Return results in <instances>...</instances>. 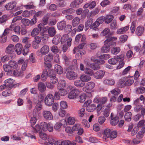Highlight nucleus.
I'll return each instance as SVG.
<instances>
[{
    "mask_svg": "<svg viewBox=\"0 0 145 145\" xmlns=\"http://www.w3.org/2000/svg\"><path fill=\"white\" fill-rule=\"evenodd\" d=\"M114 18L112 15H108L105 17V22L107 24H109L113 20Z\"/></svg>",
    "mask_w": 145,
    "mask_h": 145,
    "instance_id": "36",
    "label": "nucleus"
},
{
    "mask_svg": "<svg viewBox=\"0 0 145 145\" xmlns=\"http://www.w3.org/2000/svg\"><path fill=\"white\" fill-rule=\"evenodd\" d=\"M40 31V30L39 29V28L37 27L35 28L32 31L31 35L33 37L35 36L38 35Z\"/></svg>",
    "mask_w": 145,
    "mask_h": 145,
    "instance_id": "42",
    "label": "nucleus"
},
{
    "mask_svg": "<svg viewBox=\"0 0 145 145\" xmlns=\"http://www.w3.org/2000/svg\"><path fill=\"white\" fill-rule=\"evenodd\" d=\"M136 93L138 94H142L145 92V88L142 86H140L137 88L135 89Z\"/></svg>",
    "mask_w": 145,
    "mask_h": 145,
    "instance_id": "37",
    "label": "nucleus"
},
{
    "mask_svg": "<svg viewBox=\"0 0 145 145\" xmlns=\"http://www.w3.org/2000/svg\"><path fill=\"white\" fill-rule=\"evenodd\" d=\"M7 36L3 35V34L0 36V43H4L7 41Z\"/></svg>",
    "mask_w": 145,
    "mask_h": 145,
    "instance_id": "64",
    "label": "nucleus"
},
{
    "mask_svg": "<svg viewBox=\"0 0 145 145\" xmlns=\"http://www.w3.org/2000/svg\"><path fill=\"white\" fill-rule=\"evenodd\" d=\"M96 5L95 2L93 1L85 4L83 6V8H89L90 9H92L95 7Z\"/></svg>",
    "mask_w": 145,
    "mask_h": 145,
    "instance_id": "10",
    "label": "nucleus"
},
{
    "mask_svg": "<svg viewBox=\"0 0 145 145\" xmlns=\"http://www.w3.org/2000/svg\"><path fill=\"white\" fill-rule=\"evenodd\" d=\"M14 48L18 54L20 55L21 54L23 46L21 44L18 43L15 45Z\"/></svg>",
    "mask_w": 145,
    "mask_h": 145,
    "instance_id": "17",
    "label": "nucleus"
},
{
    "mask_svg": "<svg viewBox=\"0 0 145 145\" xmlns=\"http://www.w3.org/2000/svg\"><path fill=\"white\" fill-rule=\"evenodd\" d=\"M66 84V82L65 80H61L59 82L57 85V88L58 90L64 88L65 87Z\"/></svg>",
    "mask_w": 145,
    "mask_h": 145,
    "instance_id": "19",
    "label": "nucleus"
},
{
    "mask_svg": "<svg viewBox=\"0 0 145 145\" xmlns=\"http://www.w3.org/2000/svg\"><path fill=\"white\" fill-rule=\"evenodd\" d=\"M54 70L58 74H61L63 72V68L59 65L57 64L55 65Z\"/></svg>",
    "mask_w": 145,
    "mask_h": 145,
    "instance_id": "21",
    "label": "nucleus"
},
{
    "mask_svg": "<svg viewBox=\"0 0 145 145\" xmlns=\"http://www.w3.org/2000/svg\"><path fill=\"white\" fill-rule=\"evenodd\" d=\"M56 31L54 27L51 26L50 27L48 33L51 37H53L56 34Z\"/></svg>",
    "mask_w": 145,
    "mask_h": 145,
    "instance_id": "28",
    "label": "nucleus"
},
{
    "mask_svg": "<svg viewBox=\"0 0 145 145\" xmlns=\"http://www.w3.org/2000/svg\"><path fill=\"white\" fill-rule=\"evenodd\" d=\"M42 114L44 118L46 120H50L53 119V116L50 111L44 110L42 112Z\"/></svg>",
    "mask_w": 145,
    "mask_h": 145,
    "instance_id": "7",
    "label": "nucleus"
},
{
    "mask_svg": "<svg viewBox=\"0 0 145 145\" xmlns=\"http://www.w3.org/2000/svg\"><path fill=\"white\" fill-rule=\"evenodd\" d=\"M66 122L65 120L62 119L61 120L60 122H57L55 124L54 126V128L56 130H58L60 128L61 126L63 127H65Z\"/></svg>",
    "mask_w": 145,
    "mask_h": 145,
    "instance_id": "9",
    "label": "nucleus"
},
{
    "mask_svg": "<svg viewBox=\"0 0 145 145\" xmlns=\"http://www.w3.org/2000/svg\"><path fill=\"white\" fill-rule=\"evenodd\" d=\"M49 50L50 48L49 46L47 45H44L41 48L40 52H37V54L38 55V53L40 52L42 55H44L47 54L49 52Z\"/></svg>",
    "mask_w": 145,
    "mask_h": 145,
    "instance_id": "8",
    "label": "nucleus"
},
{
    "mask_svg": "<svg viewBox=\"0 0 145 145\" xmlns=\"http://www.w3.org/2000/svg\"><path fill=\"white\" fill-rule=\"evenodd\" d=\"M104 106L103 105L99 103L97 107H96L97 112L98 115H99L102 112L104 109Z\"/></svg>",
    "mask_w": 145,
    "mask_h": 145,
    "instance_id": "35",
    "label": "nucleus"
},
{
    "mask_svg": "<svg viewBox=\"0 0 145 145\" xmlns=\"http://www.w3.org/2000/svg\"><path fill=\"white\" fill-rule=\"evenodd\" d=\"M86 98V95L85 93L81 94L79 97V101L81 103H83L85 101Z\"/></svg>",
    "mask_w": 145,
    "mask_h": 145,
    "instance_id": "59",
    "label": "nucleus"
},
{
    "mask_svg": "<svg viewBox=\"0 0 145 145\" xmlns=\"http://www.w3.org/2000/svg\"><path fill=\"white\" fill-rule=\"evenodd\" d=\"M80 20L78 17H75L72 21V26L74 27L78 25L80 23Z\"/></svg>",
    "mask_w": 145,
    "mask_h": 145,
    "instance_id": "34",
    "label": "nucleus"
},
{
    "mask_svg": "<svg viewBox=\"0 0 145 145\" xmlns=\"http://www.w3.org/2000/svg\"><path fill=\"white\" fill-rule=\"evenodd\" d=\"M61 145H76V144L74 142L72 143L70 141L67 140L61 141Z\"/></svg>",
    "mask_w": 145,
    "mask_h": 145,
    "instance_id": "58",
    "label": "nucleus"
},
{
    "mask_svg": "<svg viewBox=\"0 0 145 145\" xmlns=\"http://www.w3.org/2000/svg\"><path fill=\"white\" fill-rule=\"evenodd\" d=\"M94 61L95 63H98L97 64H95L93 65L92 68L94 70H98L100 68V67L98 64H102L104 62L103 60H101L100 59L94 60Z\"/></svg>",
    "mask_w": 145,
    "mask_h": 145,
    "instance_id": "11",
    "label": "nucleus"
},
{
    "mask_svg": "<svg viewBox=\"0 0 145 145\" xmlns=\"http://www.w3.org/2000/svg\"><path fill=\"white\" fill-rule=\"evenodd\" d=\"M9 67L12 68L16 69L18 67V65L16 62L10 60L8 62Z\"/></svg>",
    "mask_w": 145,
    "mask_h": 145,
    "instance_id": "41",
    "label": "nucleus"
},
{
    "mask_svg": "<svg viewBox=\"0 0 145 145\" xmlns=\"http://www.w3.org/2000/svg\"><path fill=\"white\" fill-rule=\"evenodd\" d=\"M31 44L29 43H27L25 46L24 49L23 50V53L24 55H26L28 52V48L30 47Z\"/></svg>",
    "mask_w": 145,
    "mask_h": 145,
    "instance_id": "44",
    "label": "nucleus"
},
{
    "mask_svg": "<svg viewBox=\"0 0 145 145\" xmlns=\"http://www.w3.org/2000/svg\"><path fill=\"white\" fill-rule=\"evenodd\" d=\"M144 31V28L142 26H138L136 30V33L138 35L140 36L143 33Z\"/></svg>",
    "mask_w": 145,
    "mask_h": 145,
    "instance_id": "20",
    "label": "nucleus"
},
{
    "mask_svg": "<svg viewBox=\"0 0 145 145\" xmlns=\"http://www.w3.org/2000/svg\"><path fill=\"white\" fill-rule=\"evenodd\" d=\"M111 131L110 129L107 128L104 130L103 133L105 136L107 138H109L110 136V134Z\"/></svg>",
    "mask_w": 145,
    "mask_h": 145,
    "instance_id": "55",
    "label": "nucleus"
},
{
    "mask_svg": "<svg viewBox=\"0 0 145 145\" xmlns=\"http://www.w3.org/2000/svg\"><path fill=\"white\" fill-rule=\"evenodd\" d=\"M16 3L15 2L8 3L5 6V8L7 10H11L16 7Z\"/></svg>",
    "mask_w": 145,
    "mask_h": 145,
    "instance_id": "15",
    "label": "nucleus"
},
{
    "mask_svg": "<svg viewBox=\"0 0 145 145\" xmlns=\"http://www.w3.org/2000/svg\"><path fill=\"white\" fill-rule=\"evenodd\" d=\"M74 10L72 8H69L64 10L62 11V13L64 14H72Z\"/></svg>",
    "mask_w": 145,
    "mask_h": 145,
    "instance_id": "46",
    "label": "nucleus"
},
{
    "mask_svg": "<svg viewBox=\"0 0 145 145\" xmlns=\"http://www.w3.org/2000/svg\"><path fill=\"white\" fill-rule=\"evenodd\" d=\"M117 39V37H108L107 39H106L104 42L105 45L108 44L109 41H113Z\"/></svg>",
    "mask_w": 145,
    "mask_h": 145,
    "instance_id": "54",
    "label": "nucleus"
},
{
    "mask_svg": "<svg viewBox=\"0 0 145 145\" xmlns=\"http://www.w3.org/2000/svg\"><path fill=\"white\" fill-rule=\"evenodd\" d=\"M83 2V0H75L72 2L70 4V6L73 8H78L79 5Z\"/></svg>",
    "mask_w": 145,
    "mask_h": 145,
    "instance_id": "16",
    "label": "nucleus"
},
{
    "mask_svg": "<svg viewBox=\"0 0 145 145\" xmlns=\"http://www.w3.org/2000/svg\"><path fill=\"white\" fill-rule=\"evenodd\" d=\"M48 74V72L47 69H44L43 71L42 74L40 77L41 80L44 81H46L47 78V76Z\"/></svg>",
    "mask_w": 145,
    "mask_h": 145,
    "instance_id": "25",
    "label": "nucleus"
},
{
    "mask_svg": "<svg viewBox=\"0 0 145 145\" xmlns=\"http://www.w3.org/2000/svg\"><path fill=\"white\" fill-rule=\"evenodd\" d=\"M58 90L59 91L55 92L54 94V96L57 100L59 99L60 96H64L67 95L68 92L67 90L65 89L64 88Z\"/></svg>",
    "mask_w": 145,
    "mask_h": 145,
    "instance_id": "2",
    "label": "nucleus"
},
{
    "mask_svg": "<svg viewBox=\"0 0 145 145\" xmlns=\"http://www.w3.org/2000/svg\"><path fill=\"white\" fill-rule=\"evenodd\" d=\"M74 85L76 87L80 88L83 87L85 83L83 82L82 81L80 80H76L74 82Z\"/></svg>",
    "mask_w": 145,
    "mask_h": 145,
    "instance_id": "32",
    "label": "nucleus"
},
{
    "mask_svg": "<svg viewBox=\"0 0 145 145\" xmlns=\"http://www.w3.org/2000/svg\"><path fill=\"white\" fill-rule=\"evenodd\" d=\"M49 17L50 14H49L44 15L42 19L43 24L46 25L48 23V19Z\"/></svg>",
    "mask_w": 145,
    "mask_h": 145,
    "instance_id": "39",
    "label": "nucleus"
},
{
    "mask_svg": "<svg viewBox=\"0 0 145 145\" xmlns=\"http://www.w3.org/2000/svg\"><path fill=\"white\" fill-rule=\"evenodd\" d=\"M16 73V70H15L12 69L9 70V71L7 72V74L8 76H16L15 75Z\"/></svg>",
    "mask_w": 145,
    "mask_h": 145,
    "instance_id": "63",
    "label": "nucleus"
},
{
    "mask_svg": "<svg viewBox=\"0 0 145 145\" xmlns=\"http://www.w3.org/2000/svg\"><path fill=\"white\" fill-rule=\"evenodd\" d=\"M105 74V72L103 71H98L94 73L93 76L97 79H101L103 77Z\"/></svg>",
    "mask_w": 145,
    "mask_h": 145,
    "instance_id": "12",
    "label": "nucleus"
},
{
    "mask_svg": "<svg viewBox=\"0 0 145 145\" xmlns=\"http://www.w3.org/2000/svg\"><path fill=\"white\" fill-rule=\"evenodd\" d=\"M47 123L45 122H42L40 123L42 131H45L47 130Z\"/></svg>",
    "mask_w": 145,
    "mask_h": 145,
    "instance_id": "51",
    "label": "nucleus"
},
{
    "mask_svg": "<svg viewBox=\"0 0 145 145\" xmlns=\"http://www.w3.org/2000/svg\"><path fill=\"white\" fill-rule=\"evenodd\" d=\"M66 76L67 78L70 80H74L78 77L77 74L71 71H67Z\"/></svg>",
    "mask_w": 145,
    "mask_h": 145,
    "instance_id": "6",
    "label": "nucleus"
},
{
    "mask_svg": "<svg viewBox=\"0 0 145 145\" xmlns=\"http://www.w3.org/2000/svg\"><path fill=\"white\" fill-rule=\"evenodd\" d=\"M66 24V22L64 21H62L57 24V27L58 29L61 30L65 28Z\"/></svg>",
    "mask_w": 145,
    "mask_h": 145,
    "instance_id": "26",
    "label": "nucleus"
},
{
    "mask_svg": "<svg viewBox=\"0 0 145 145\" xmlns=\"http://www.w3.org/2000/svg\"><path fill=\"white\" fill-rule=\"evenodd\" d=\"M84 72L86 74H89L90 76L94 75V72L91 69L87 68H85Z\"/></svg>",
    "mask_w": 145,
    "mask_h": 145,
    "instance_id": "50",
    "label": "nucleus"
},
{
    "mask_svg": "<svg viewBox=\"0 0 145 145\" xmlns=\"http://www.w3.org/2000/svg\"><path fill=\"white\" fill-rule=\"evenodd\" d=\"M111 93L113 95H115V96L118 95L120 93V90L117 88H115L110 91Z\"/></svg>",
    "mask_w": 145,
    "mask_h": 145,
    "instance_id": "53",
    "label": "nucleus"
},
{
    "mask_svg": "<svg viewBox=\"0 0 145 145\" xmlns=\"http://www.w3.org/2000/svg\"><path fill=\"white\" fill-rule=\"evenodd\" d=\"M110 1L108 0H105L101 3L100 5L103 7H105L107 5H110Z\"/></svg>",
    "mask_w": 145,
    "mask_h": 145,
    "instance_id": "62",
    "label": "nucleus"
},
{
    "mask_svg": "<svg viewBox=\"0 0 145 145\" xmlns=\"http://www.w3.org/2000/svg\"><path fill=\"white\" fill-rule=\"evenodd\" d=\"M80 93L79 90L78 89H73L69 93L68 97L70 99H74L78 97Z\"/></svg>",
    "mask_w": 145,
    "mask_h": 145,
    "instance_id": "4",
    "label": "nucleus"
},
{
    "mask_svg": "<svg viewBox=\"0 0 145 145\" xmlns=\"http://www.w3.org/2000/svg\"><path fill=\"white\" fill-rule=\"evenodd\" d=\"M80 79L83 82H87L91 80V78L89 76L83 74L81 75Z\"/></svg>",
    "mask_w": 145,
    "mask_h": 145,
    "instance_id": "18",
    "label": "nucleus"
},
{
    "mask_svg": "<svg viewBox=\"0 0 145 145\" xmlns=\"http://www.w3.org/2000/svg\"><path fill=\"white\" fill-rule=\"evenodd\" d=\"M13 80L11 78L7 79L4 82L6 85L7 86V89H11L13 87Z\"/></svg>",
    "mask_w": 145,
    "mask_h": 145,
    "instance_id": "13",
    "label": "nucleus"
},
{
    "mask_svg": "<svg viewBox=\"0 0 145 145\" xmlns=\"http://www.w3.org/2000/svg\"><path fill=\"white\" fill-rule=\"evenodd\" d=\"M60 37L58 35H56L53 38L52 40V43L53 44H57L60 42Z\"/></svg>",
    "mask_w": 145,
    "mask_h": 145,
    "instance_id": "40",
    "label": "nucleus"
},
{
    "mask_svg": "<svg viewBox=\"0 0 145 145\" xmlns=\"http://www.w3.org/2000/svg\"><path fill=\"white\" fill-rule=\"evenodd\" d=\"M119 121V118L117 117H115L114 118L112 119L110 121V124L112 125H115Z\"/></svg>",
    "mask_w": 145,
    "mask_h": 145,
    "instance_id": "47",
    "label": "nucleus"
},
{
    "mask_svg": "<svg viewBox=\"0 0 145 145\" xmlns=\"http://www.w3.org/2000/svg\"><path fill=\"white\" fill-rule=\"evenodd\" d=\"M134 82V81L133 79H128L125 81L124 84L128 86H130L132 85Z\"/></svg>",
    "mask_w": 145,
    "mask_h": 145,
    "instance_id": "60",
    "label": "nucleus"
},
{
    "mask_svg": "<svg viewBox=\"0 0 145 145\" xmlns=\"http://www.w3.org/2000/svg\"><path fill=\"white\" fill-rule=\"evenodd\" d=\"M38 87L39 90L41 92H43L45 91L46 89L45 85L44 83L42 82H40L38 84Z\"/></svg>",
    "mask_w": 145,
    "mask_h": 145,
    "instance_id": "27",
    "label": "nucleus"
},
{
    "mask_svg": "<svg viewBox=\"0 0 145 145\" xmlns=\"http://www.w3.org/2000/svg\"><path fill=\"white\" fill-rule=\"evenodd\" d=\"M110 48V46L106 45L103 47L101 50V52H103L107 53L109 51Z\"/></svg>",
    "mask_w": 145,
    "mask_h": 145,
    "instance_id": "57",
    "label": "nucleus"
},
{
    "mask_svg": "<svg viewBox=\"0 0 145 145\" xmlns=\"http://www.w3.org/2000/svg\"><path fill=\"white\" fill-rule=\"evenodd\" d=\"M8 19V17L7 15H3L0 18V24H5Z\"/></svg>",
    "mask_w": 145,
    "mask_h": 145,
    "instance_id": "31",
    "label": "nucleus"
},
{
    "mask_svg": "<svg viewBox=\"0 0 145 145\" xmlns=\"http://www.w3.org/2000/svg\"><path fill=\"white\" fill-rule=\"evenodd\" d=\"M93 22V19L90 18L88 19L86 22L85 27L86 30H88L89 27L91 28V26Z\"/></svg>",
    "mask_w": 145,
    "mask_h": 145,
    "instance_id": "23",
    "label": "nucleus"
},
{
    "mask_svg": "<svg viewBox=\"0 0 145 145\" xmlns=\"http://www.w3.org/2000/svg\"><path fill=\"white\" fill-rule=\"evenodd\" d=\"M132 113L130 112L126 113L125 116L124 118L125 120L127 121H129L131 120Z\"/></svg>",
    "mask_w": 145,
    "mask_h": 145,
    "instance_id": "48",
    "label": "nucleus"
},
{
    "mask_svg": "<svg viewBox=\"0 0 145 145\" xmlns=\"http://www.w3.org/2000/svg\"><path fill=\"white\" fill-rule=\"evenodd\" d=\"M103 82L105 84L111 86L114 85L115 83V81L113 79H106L104 80Z\"/></svg>",
    "mask_w": 145,
    "mask_h": 145,
    "instance_id": "38",
    "label": "nucleus"
},
{
    "mask_svg": "<svg viewBox=\"0 0 145 145\" xmlns=\"http://www.w3.org/2000/svg\"><path fill=\"white\" fill-rule=\"evenodd\" d=\"M65 30L67 33H70L72 30V26L71 25H67L65 26Z\"/></svg>",
    "mask_w": 145,
    "mask_h": 145,
    "instance_id": "56",
    "label": "nucleus"
},
{
    "mask_svg": "<svg viewBox=\"0 0 145 145\" xmlns=\"http://www.w3.org/2000/svg\"><path fill=\"white\" fill-rule=\"evenodd\" d=\"M96 108V106L94 104L88 105L86 108V109L89 112H92Z\"/></svg>",
    "mask_w": 145,
    "mask_h": 145,
    "instance_id": "33",
    "label": "nucleus"
},
{
    "mask_svg": "<svg viewBox=\"0 0 145 145\" xmlns=\"http://www.w3.org/2000/svg\"><path fill=\"white\" fill-rule=\"evenodd\" d=\"M125 56L124 54H121L119 55L115 56V58L116 59L117 61L120 62L124 59Z\"/></svg>",
    "mask_w": 145,
    "mask_h": 145,
    "instance_id": "49",
    "label": "nucleus"
},
{
    "mask_svg": "<svg viewBox=\"0 0 145 145\" xmlns=\"http://www.w3.org/2000/svg\"><path fill=\"white\" fill-rule=\"evenodd\" d=\"M54 101V96L51 94H48L45 99V104L48 106L52 105Z\"/></svg>",
    "mask_w": 145,
    "mask_h": 145,
    "instance_id": "3",
    "label": "nucleus"
},
{
    "mask_svg": "<svg viewBox=\"0 0 145 145\" xmlns=\"http://www.w3.org/2000/svg\"><path fill=\"white\" fill-rule=\"evenodd\" d=\"M95 86V83L93 82H89L86 84V86L84 87L83 91L87 93H90L93 91V89Z\"/></svg>",
    "mask_w": 145,
    "mask_h": 145,
    "instance_id": "1",
    "label": "nucleus"
},
{
    "mask_svg": "<svg viewBox=\"0 0 145 145\" xmlns=\"http://www.w3.org/2000/svg\"><path fill=\"white\" fill-rule=\"evenodd\" d=\"M53 56L52 53L49 54L45 56L44 57V61L47 62H50L53 59Z\"/></svg>",
    "mask_w": 145,
    "mask_h": 145,
    "instance_id": "29",
    "label": "nucleus"
},
{
    "mask_svg": "<svg viewBox=\"0 0 145 145\" xmlns=\"http://www.w3.org/2000/svg\"><path fill=\"white\" fill-rule=\"evenodd\" d=\"M129 29V26H126L120 29H118L117 30V33L118 34H122L124 33Z\"/></svg>",
    "mask_w": 145,
    "mask_h": 145,
    "instance_id": "30",
    "label": "nucleus"
},
{
    "mask_svg": "<svg viewBox=\"0 0 145 145\" xmlns=\"http://www.w3.org/2000/svg\"><path fill=\"white\" fill-rule=\"evenodd\" d=\"M53 71H51L49 72L48 76L50 78V82L53 84H55L57 83L58 81V79L56 76L55 74L53 73Z\"/></svg>",
    "mask_w": 145,
    "mask_h": 145,
    "instance_id": "5",
    "label": "nucleus"
},
{
    "mask_svg": "<svg viewBox=\"0 0 145 145\" xmlns=\"http://www.w3.org/2000/svg\"><path fill=\"white\" fill-rule=\"evenodd\" d=\"M120 51V49L119 47H113L111 50V52L112 54L116 55L118 54Z\"/></svg>",
    "mask_w": 145,
    "mask_h": 145,
    "instance_id": "43",
    "label": "nucleus"
},
{
    "mask_svg": "<svg viewBox=\"0 0 145 145\" xmlns=\"http://www.w3.org/2000/svg\"><path fill=\"white\" fill-rule=\"evenodd\" d=\"M14 45L10 44L6 48L5 52L7 54H12L14 53Z\"/></svg>",
    "mask_w": 145,
    "mask_h": 145,
    "instance_id": "14",
    "label": "nucleus"
},
{
    "mask_svg": "<svg viewBox=\"0 0 145 145\" xmlns=\"http://www.w3.org/2000/svg\"><path fill=\"white\" fill-rule=\"evenodd\" d=\"M32 131L35 133H37L38 132H40L42 131L41 127V125L37 124L35 127H33L32 126Z\"/></svg>",
    "mask_w": 145,
    "mask_h": 145,
    "instance_id": "22",
    "label": "nucleus"
},
{
    "mask_svg": "<svg viewBox=\"0 0 145 145\" xmlns=\"http://www.w3.org/2000/svg\"><path fill=\"white\" fill-rule=\"evenodd\" d=\"M85 109L84 108H82L78 111V115L80 117H82L84 116L85 114Z\"/></svg>",
    "mask_w": 145,
    "mask_h": 145,
    "instance_id": "52",
    "label": "nucleus"
},
{
    "mask_svg": "<svg viewBox=\"0 0 145 145\" xmlns=\"http://www.w3.org/2000/svg\"><path fill=\"white\" fill-rule=\"evenodd\" d=\"M27 104L26 106L27 110L29 111V110H31L32 108L33 103L30 98H27Z\"/></svg>",
    "mask_w": 145,
    "mask_h": 145,
    "instance_id": "24",
    "label": "nucleus"
},
{
    "mask_svg": "<svg viewBox=\"0 0 145 145\" xmlns=\"http://www.w3.org/2000/svg\"><path fill=\"white\" fill-rule=\"evenodd\" d=\"M23 7L27 9H31L34 8L33 3L32 2L28 3L27 5H24Z\"/></svg>",
    "mask_w": 145,
    "mask_h": 145,
    "instance_id": "45",
    "label": "nucleus"
},
{
    "mask_svg": "<svg viewBox=\"0 0 145 145\" xmlns=\"http://www.w3.org/2000/svg\"><path fill=\"white\" fill-rule=\"evenodd\" d=\"M51 51L54 54H57L59 52V50L57 47L56 45L52 46L50 48Z\"/></svg>",
    "mask_w": 145,
    "mask_h": 145,
    "instance_id": "61",
    "label": "nucleus"
}]
</instances>
